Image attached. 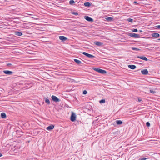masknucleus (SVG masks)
Masks as SVG:
<instances>
[{
	"label": "nucleus",
	"instance_id": "nucleus-1",
	"mask_svg": "<svg viewBox=\"0 0 160 160\" xmlns=\"http://www.w3.org/2000/svg\"><path fill=\"white\" fill-rule=\"evenodd\" d=\"M92 69L95 71L101 74H103L107 73V72L105 70L100 68H93Z\"/></svg>",
	"mask_w": 160,
	"mask_h": 160
},
{
	"label": "nucleus",
	"instance_id": "nucleus-2",
	"mask_svg": "<svg viewBox=\"0 0 160 160\" xmlns=\"http://www.w3.org/2000/svg\"><path fill=\"white\" fill-rule=\"evenodd\" d=\"M128 36L134 38H140V35L139 34H137L135 33H131L128 32L127 33Z\"/></svg>",
	"mask_w": 160,
	"mask_h": 160
},
{
	"label": "nucleus",
	"instance_id": "nucleus-3",
	"mask_svg": "<svg viewBox=\"0 0 160 160\" xmlns=\"http://www.w3.org/2000/svg\"><path fill=\"white\" fill-rule=\"evenodd\" d=\"M82 53L84 55L86 56L91 58H95V57L91 54H88L86 52H82Z\"/></svg>",
	"mask_w": 160,
	"mask_h": 160
},
{
	"label": "nucleus",
	"instance_id": "nucleus-4",
	"mask_svg": "<svg viewBox=\"0 0 160 160\" xmlns=\"http://www.w3.org/2000/svg\"><path fill=\"white\" fill-rule=\"evenodd\" d=\"M76 115L74 113L72 112L70 120L72 122H74L76 120Z\"/></svg>",
	"mask_w": 160,
	"mask_h": 160
},
{
	"label": "nucleus",
	"instance_id": "nucleus-5",
	"mask_svg": "<svg viewBox=\"0 0 160 160\" xmlns=\"http://www.w3.org/2000/svg\"><path fill=\"white\" fill-rule=\"evenodd\" d=\"M51 98L52 100L56 102H58L60 101L59 99L55 96H52Z\"/></svg>",
	"mask_w": 160,
	"mask_h": 160
},
{
	"label": "nucleus",
	"instance_id": "nucleus-6",
	"mask_svg": "<svg viewBox=\"0 0 160 160\" xmlns=\"http://www.w3.org/2000/svg\"><path fill=\"white\" fill-rule=\"evenodd\" d=\"M84 18L87 21L90 22H92L93 21V19L92 18L88 16H85L84 17Z\"/></svg>",
	"mask_w": 160,
	"mask_h": 160
},
{
	"label": "nucleus",
	"instance_id": "nucleus-7",
	"mask_svg": "<svg viewBox=\"0 0 160 160\" xmlns=\"http://www.w3.org/2000/svg\"><path fill=\"white\" fill-rule=\"evenodd\" d=\"M59 39L62 42L65 41L68 39V38H66L65 37L63 36H59Z\"/></svg>",
	"mask_w": 160,
	"mask_h": 160
},
{
	"label": "nucleus",
	"instance_id": "nucleus-8",
	"mask_svg": "<svg viewBox=\"0 0 160 160\" xmlns=\"http://www.w3.org/2000/svg\"><path fill=\"white\" fill-rule=\"evenodd\" d=\"M93 43L96 45L99 46H101L103 45L102 43L98 41H94Z\"/></svg>",
	"mask_w": 160,
	"mask_h": 160
},
{
	"label": "nucleus",
	"instance_id": "nucleus-9",
	"mask_svg": "<svg viewBox=\"0 0 160 160\" xmlns=\"http://www.w3.org/2000/svg\"><path fill=\"white\" fill-rule=\"evenodd\" d=\"M3 72L6 74L10 75L13 73V72L12 71L8 70H4Z\"/></svg>",
	"mask_w": 160,
	"mask_h": 160
},
{
	"label": "nucleus",
	"instance_id": "nucleus-10",
	"mask_svg": "<svg viewBox=\"0 0 160 160\" xmlns=\"http://www.w3.org/2000/svg\"><path fill=\"white\" fill-rule=\"evenodd\" d=\"M151 36L154 38H157L159 37L160 35L158 33H153L152 34Z\"/></svg>",
	"mask_w": 160,
	"mask_h": 160
},
{
	"label": "nucleus",
	"instance_id": "nucleus-11",
	"mask_svg": "<svg viewBox=\"0 0 160 160\" xmlns=\"http://www.w3.org/2000/svg\"><path fill=\"white\" fill-rule=\"evenodd\" d=\"M141 72L143 75H147L148 73V71L147 69H145L142 70L141 71Z\"/></svg>",
	"mask_w": 160,
	"mask_h": 160
},
{
	"label": "nucleus",
	"instance_id": "nucleus-12",
	"mask_svg": "<svg viewBox=\"0 0 160 160\" xmlns=\"http://www.w3.org/2000/svg\"><path fill=\"white\" fill-rule=\"evenodd\" d=\"M137 58L142 59V60H144L146 61H148V59L146 57L144 56H138Z\"/></svg>",
	"mask_w": 160,
	"mask_h": 160
},
{
	"label": "nucleus",
	"instance_id": "nucleus-13",
	"mask_svg": "<svg viewBox=\"0 0 160 160\" xmlns=\"http://www.w3.org/2000/svg\"><path fill=\"white\" fill-rule=\"evenodd\" d=\"M54 125H51L47 127V129L48 131H50L53 129V128H54Z\"/></svg>",
	"mask_w": 160,
	"mask_h": 160
},
{
	"label": "nucleus",
	"instance_id": "nucleus-14",
	"mask_svg": "<svg viewBox=\"0 0 160 160\" xmlns=\"http://www.w3.org/2000/svg\"><path fill=\"white\" fill-rule=\"evenodd\" d=\"M128 68L132 69H134L136 68V66L134 65H129L128 66Z\"/></svg>",
	"mask_w": 160,
	"mask_h": 160
},
{
	"label": "nucleus",
	"instance_id": "nucleus-15",
	"mask_svg": "<svg viewBox=\"0 0 160 160\" xmlns=\"http://www.w3.org/2000/svg\"><path fill=\"white\" fill-rule=\"evenodd\" d=\"M74 61L78 65H80L82 63L81 62L78 60L77 59H74Z\"/></svg>",
	"mask_w": 160,
	"mask_h": 160
},
{
	"label": "nucleus",
	"instance_id": "nucleus-16",
	"mask_svg": "<svg viewBox=\"0 0 160 160\" xmlns=\"http://www.w3.org/2000/svg\"><path fill=\"white\" fill-rule=\"evenodd\" d=\"M105 19L108 21L111 22L113 20V18L112 17H108L105 18Z\"/></svg>",
	"mask_w": 160,
	"mask_h": 160
},
{
	"label": "nucleus",
	"instance_id": "nucleus-17",
	"mask_svg": "<svg viewBox=\"0 0 160 160\" xmlns=\"http://www.w3.org/2000/svg\"><path fill=\"white\" fill-rule=\"evenodd\" d=\"M84 5L86 7H89L91 6V3L88 2H87L84 3Z\"/></svg>",
	"mask_w": 160,
	"mask_h": 160
},
{
	"label": "nucleus",
	"instance_id": "nucleus-18",
	"mask_svg": "<svg viewBox=\"0 0 160 160\" xmlns=\"http://www.w3.org/2000/svg\"><path fill=\"white\" fill-rule=\"evenodd\" d=\"M44 99H45V102L46 103H47L48 104H50V102L48 98H44Z\"/></svg>",
	"mask_w": 160,
	"mask_h": 160
},
{
	"label": "nucleus",
	"instance_id": "nucleus-19",
	"mask_svg": "<svg viewBox=\"0 0 160 160\" xmlns=\"http://www.w3.org/2000/svg\"><path fill=\"white\" fill-rule=\"evenodd\" d=\"M1 117L3 118H6V115L5 113L2 112L1 114Z\"/></svg>",
	"mask_w": 160,
	"mask_h": 160
},
{
	"label": "nucleus",
	"instance_id": "nucleus-20",
	"mask_svg": "<svg viewBox=\"0 0 160 160\" xmlns=\"http://www.w3.org/2000/svg\"><path fill=\"white\" fill-rule=\"evenodd\" d=\"M14 34L16 35L19 36H21L22 35V33L21 32H15Z\"/></svg>",
	"mask_w": 160,
	"mask_h": 160
},
{
	"label": "nucleus",
	"instance_id": "nucleus-21",
	"mask_svg": "<svg viewBox=\"0 0 160 160\" xmlns=\"http://www.w3.org/2000/svg\"><path fill=\"white\" fill-rule=\"evenodd\" d=\"M116 123L118 125H120L122 123V122L120 120H117L116 121Z\"/></svg>",
	"mask_w": 160,
	"mask_h": 160
},
{
	"label": "nucleus",
	"instance_id": "nucleus-22",
	"mask_svg": "<svg viewBox=\"0 0 160 160\" xmlns=\"http://www.w3.org/2000/svg\"><path fill=\"white\" fill-rule=\"evenodd\" d=\"M132 50H135V51H139L140 50V49H139V48H136L132 47Z\"/></svg>",
	"mask_w": 160,
	"mask_h": 160
},
{
	"label": "nucleus",
	"instance_id": "nucleus-23",
	"mask_svg": "<svg viewBox=\"0 0 160 160\" xmlns=\"http://www.w3.org/2000/svg\"><path fill=\"white\" fill-rule=\"evenodd\" d=\"M75 2L73 0H71L69 1V4L70 5H72Z\"/></svg>",
	"mask_w": 160,
	"mask_h": 160
},
{
	"label": "nucleus",
	"instance_id": "nucleus-24",
	"mask_svg": "<svg viewBox=\"0 0 160 160\" xmlns=\"http://www.w3.org/2000/svg\"><path fill=\"white\" fill-rule=\"evenodd\" d=\"M105 102V99H102L99 102L101 103H104Z\"/></svg>",
	"mask_w": 160,
	"mask_h": 160
},
{
	"label": "nucleus",
	"instance_id": "nucleus-25",
	"mask_svg": "<svg viewBox=\"0 0 160 160\" xmlns=\"http://www.w3.org/2000/svg\"><path fill=\"white\" fill-rule=\"evenodd\" d=\"M127 20L129 22H133V20L131 18H128Z\"/></svg>",
	"mask_w": 160,
	"mask_h": 160
},
{
	"label": "nucleus",
	"instance_id": "nucleus-26",
	"mask_svg": "<svg viewBox=\"0 0 160 160\" xmlns=\"http://www.w3.org/2000/svg\"><path fill=\"white\" fill-rule=\"evenodd\" d=\"M71 13L72 14H74V15H78V13L76 12H72Z\"/></svg>",
	"mask_w": 160,
	"mask_h": 160
},
{
	"label": "nucleus",
	"instance_id": "nucleus-27",
	"mask_svg": "<svg viewBox=\"0 0 160 160\" xmlns=\"http://www.w3.org/2000/svg\"><path fill=\"white\" fill-rule=\"evenodd\" d=\"M132 32H136L138 31V30L137 29H132Z\"/></svg>",
	"mask_w": 160,
	"mask_h": 160
},
{
	"label": "nucleus",
	"instance_id": "nucleus-28",
	"mask_svg": "<svg viewBox=\"0 0 160 160\" xmlns=\"http://www.w3.org/2000/svg\"><path fill=\"white\" fill-rule=\"evenodd\" d=\"M150 92L153 93V94H154L155 93V91H154V90H150Z\"/></svg>",
	"mask_w": 160,
	"mask_h": 160
},
{
	"label": "nucleus",
	"instance_id": "nucleus-29",
	"mask_svg": "<svg viewBox=\"0 0 160 160\" xmlns=\"http://www.w3.org/2000/svg\"><path fill=\"white\" fill-rule=\"evenodd\" d=\"M146 125L147 127H149L150 126V123L149 122H147L146 123Z\"/></svg>",
	"mask_w": 160,
	"mask_h": 160
},
{
	"label": "nucleus",
	"instance_id": "nucleus-30",
	"mask_svg": "<svg viewBox=\"0 0 160 160\" xmlns=\"http://www.w3.org/2000/svg\"><path fill=\"white\" fill-rule=\"evenodd\" d=\"M87 91L86 90H85L83 91V94H87Z\"/></svg>",
	"mask_w": 160,
	"mask_h": 160
},
{
	"label": "nucleus",
	"instance_id": "nucleus-31",
	"mask_svg": "<svg viewBox=\"0 0 160 160\" xmlns=\"http://www.w3.org/2000/svg\"><path fill=\"white\" fill-rule=\"evenodd\" d=\"M147 159L146 158H142L139 159V160H145Z\"/></svg>",
	"mask_w": 160,
	"mask_h": 160
},
{
	"label": "nucleus",
	"instance_id": "nucleus-32",
	"mask_svg": "<svg viewBox=\"0 0 160 160\" xmlns=\"http://www.w3.org/2000/svg\"><path fill=\"white\" fill-rule=\"evenodd\" d=\"M155 27L160 29V25H159L155 26Z\"/></svg>",
	"mask_w": 160,
	"mask_h": 160
},
{
	"label": "nucleus",
	"instance_id": "nucleus-33",
	"mask_svg": "<svg viewBox=\"0 0 160 160\" xmlns=\"http://www.w3.org/2000/svg\"><path fill=\"white\" fill-rule=\"evenodd\" d=\"M138 100L139 102H140V101H142V98H138Z\"/></svg>",
	"mask_w": 160,
	"mask_h": 160
},
{
	"label": "nucleus",
	"instance_id": "nucleus-34",
	"mask_svg": "<svg viewBox=\"0 0 160 160\" xmlns=\"http://www.w3.org/2000/svg\"><path fill=\"white\" fill-rule=\"evenodd\" d=\"M12 64L10 63H8L7 64V66H10L12 65Z\"/></svg>",
	"mask_w": 160,
	"mask_h": 160
},
{
	"label": "nucleus",
	"instance_id": "nucleus-35",
	"mask_svg": "<svg viewBox=\"0 0 160 160\" xmlns=\"http://www.w3.org/2000/svg\"><path fill=\"white\" fill-rule=\"evenodd\" d=\"M153 81L154 82H155V84H158V81Z\"/></svg>",
	"mask_w": 160,
	"mask_h": 160
},
{
	"label": "nucleus",
	"instance_id": "nucleus-36",
	"mask_svg": "<svg viewBox=\"0 0 160 160\" xmlns=\"http://www.w3.org/2000/svg\"><path fill=\"white\" fill-rule=\"evenodd\" d=\"M26 14H27V15H31V16H34L33 15V14H30V13H26Z\"/></svg>",
	"mask_w": 160,
	"mask_h": 160
},
{
	"label": "nucleus",
	"instance_id": "nucleus-37",
	"mask_svg": "<svg viewBox=\"0 0 160 160\" xmlns=\"http://www.w3.org/2000/svg\"><path fill=\"white\" fill-rule=\"evenodd\" d=\"M133 3H134L135 4H138L137 2L136 1H134L133 2Z\"/></svg>",
	"mask_w": 160,
	"mask_h": 160
},
{
	"label": "nucleus",
	"instance_id": "nucleus-38",
	"mask_svg": "<svg viewBox=\"0 0 160 160\" xmlns=\"http://www.w3.org/2000/svg\"><path fill=\"white\" fill-rule=\"evenodd\" d=\"M82 84H88V83H82Z\"/></svg>",
	"mask_w": 160,
	"mask_h": 160
},
{
	"label": "nucleus",
	"instance_id": "nucleus-39",
	"mask_svg": "<svg viewBox=\"0 0 160 160\" xmlns=\"http://www.w3.org/2000/svg\"><path fill=\"white\" fill-rule=\"evenodd\" d=\"M2 154L0 152V157H1L2 156Z\"/></svg>",
	"mask_w": 160,
	"mask_h": 160
},
{
	"label": "nucleus",
	"instance_id": "nucleus-40",
	"mask_svg": "<svg viewBox=\"0 0 160 160\" xmlns=\"http://www.w3.org/2000/svg\"><path fill=\"white\" fill-rule=\"evenodd\" d=\"M139 31L140 32H142V30H139Z\"/></svg>",
	"mask_w": 160,
	"mask_h": 160
},
{
	"label": "nucleus",
	"instance_id": "nucleus-41",
	"mask_svg": "<svg viewBox=\"0 0 160 160\" xmlns=\"http://www.w3.org/2000/svg\"><path fill=\"white\" fill-rule=\"evenodd\" d=\"M158 40H160V38L158 39Z\"/></svg>",
	"mask_w": 160,
	"mask_h": 160
},
{
	"label": "nucleus",
	"instance_id": "nucleus-42",
	"mask_svg": "<svg viewBox=\"0 0 160 160\" xmlns=\"http://www.w3.org/2000/svg\"><path fill=\"white\" fill-rule=\"evenodd\" d=\"M70 80H73V79H71Z\"/></svg>",
	"mask_w": 160,
	"mask_h": 160
},
{
	"label": "nucleus",
	"instance_id": "nucleus-43",
	"mask_svg": "<svg viewBox=\"0 0 160 160\" xmlns=\"http://www.w3.org/2000/svg\"><path fill=\"white\" fill-rule=\"evenodd\" d=\"M159 1L160 2V0H159Z\"/></svg>",
	"mask_w": 160,
	"mask_h": 160
}]
</instances>
